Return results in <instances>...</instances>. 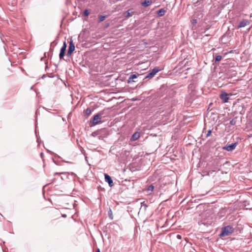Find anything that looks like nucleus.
Here are the masks:
<instances>
[{"label":"nucleus","mask_w":252,"mask_h":252,"mask_svg":"<svg viewBox=\"0 0 252 252\" xmlns=\"http://www.w3.org/2000/svg\"><path fill=\"white\" fill-rule=\"evenodd\" d=\"M234 228L230 225H227L223 227L221 229V232L220 234V236L221 237L228 236L234 232Z\"/></svg>","instance_id":"nucleus-1"},{"label":"nucleus","mask_w":252,"mask_h":252,"mask_svg":"<svg viewBox=\"0 0 252 252\" xmlns=\"http://www.w3.org/2000/svg\"><path fill=\"white\" fill-rule=\"evenodd\" d=\"M103 112H100L94 116L92 120V126H95L101 122V116Z\"/></svg>","instance_id":"nucleus-2"},{"label":"nucleus","mask_w":252,"mask_h":252,"mask_svg":"<svg viewBox=\"0 0 252 252\" xmlns=\"http://www.w3.org/2000/svg\"><path fill=\"white\" fill-rule=\"evenodd\" d=\"M160 70V69H159L158 67H155L154 68L151 72H150L146 77L145 79L149 78L151 79L157 73L159 72Z\"/></svg>","instance_id":"nucleus-3"},{"label":"nucleus","mask_w":252,"mask_h":252,"mask_svg":"<svg viewBox=\"0 0 252 252\" xmlns=\"http://www.w3.org/2000/svg\"><path fill=\"white\" fill-rule=\"evenodd\" d=\"M220 99L222 100L223 102L225 103L227 102L229 100V94L225 92H223L220 94Z\"/></svg>","instance_id":"nucleus-4"},{"label":"nucleus","mask_w":252,"mask_h":252,"mask_svg":"<svg viewBox=\"0 0 252 252\" xmlns=\"http://www.w3.org/2000/svg\"><path fill=\"white\" fill-rule=\"evenodd\" d=\"M237 144L236 143H232L230 145H226L225 147H223V149L227 151H232L236 148Z\"/></svg>","instance_id":"nucleus-5"},{"label":"nucleus","mask_w":252,"mask_h":252,"mask_svg":"<svg viewBox=\"0 0 252 252\" xmlns=\"http://www.w3.org/2000/svg\"><path fill=\"white\" fill-rule=\"evenodd\" d=\"M104 176L105 181L108 183L110 187H112L113 186V182L111 177L107 174H105Z\"/></svg>","instance_id":"nucleus-6"},{"label":"nucleus","mask_w":252,"mask_h":252,"mask_svg":"<svg viewBox=\"0 0 252 252\" xmlns=\"http://www.w3.org/2000/svg\"><path fill=\"white\" fill-rule=\"evenodd\" d=\"M53 160L57 165H61L60 162L62 161V158L58 155H56L53 158Z\"/></svg>","instance_id":"nucleus-7"},{"label":"nucleus","mask_w":252,"mask_h":252,"mask_svg":"<svg viewBox=\"0 0 252 252\" xmlns=\"http://www.w3.org/2000/svg\"><path fill=\"white\" fill-rule=\"evenodd\" d=\"M249 24H250V23L248 20H243L240 23L239 26H238V28L239 29V28L244 27L246 26L247 25H249Z\"/></svg>","instance_id":"nucleus-8"},{"label":"nucleus","mask_w":252,"mask_h":252,"mask_svg":"<svg viewBox=\"0 0 252 252\" xmlns=\"http://www.w3.org/2000/svg\"><path fill=\"white\" fill-rule=\"evenodd\" d=\"M75 50V46L73 44L72 42H71L69 44V49L68 51L67 55H70Z\"/></svg>","instance_id":"nucleus-9"},{"label":"nucleus","mask_w":252,"mask_h":252,"mask_svg":"<svg viewBox=\"0 0 252 252\" xmlns=\"http://www.w3.org/2000/svg\"><path fill=\"white\" fill-rule=\"evenodd\" d=\"M133 11L131 9H129L128 11L125 12L124 13V15L125 17L128 18L129 17H131L133 15Z\"/></svg>","instance_id":"nucleus-10"},{"label":"nucleus","mask_w":252,"mask_h":252,"mask_svg":"<svg viewBox=\"0 0 252 252\" xmlns=\"http://www.w3.org/2000/svg\"><path fill=\"white\" fill-rule=\"evenodd\" d=\"M139 74H132L130 76V77H129L128 80H127V82L128 83H130L131 82H134V81L133 80L134 79H136L137 78V77L138 76Z\"/></svg>","instance_id":"nucleus-11"},{"label":"nucleus","mask_w":252,"mask_h":252,"mask_svg":"<svg viewBox=\"0 0 252 252\" xmlns=\"http://www.w3.org/2000/svg\"><path fill=\"white\" fill-rule=\"evenodd\" d=\"M140 136V134L139 132H135L132 136L131 140L132 141H135L137 140Z\"/></svg>","instance_id":"nucleus-12"},{"label":"nucleus","mask_w":252,"mask_h":252,"mask_svg":"<svg viewBox=\"0 0 252 252\" xmlns=\"http://www.w3.org/2000/svg\"><path fill=\"white\" fill-rule=\"evenodd\" d=\"M154 189V186L153 185H151L148 187L146 190L148 192V194H151L153 191Z\"/></svg>","instance_id":"nucleus-13"},{"label":"nucleus","mask_w":252,"mask_h":252,"mask_svg":"<svg viewBox=\"0 0 252 252\" xmlns=\"http://www.w3.org/2000/svg\"><path fill=\"white\" fill-rule=\"evenodd\" d=\"M152 2L151 0H145L144 2H142V5L143 6L147 7L150 5Z\"/></svg>","instance_id":"nucleus-14"},{"label":"nucleus","mask_w":252,"mask_h":252,"mask_svg":"<svg viewBox=\"0 0 252 252\" xmlns=\"http://www.w3.org/2000/svg\"><path fill=\"white\" fill-rule=\"evenodd\" d=\"M165 12H166V10L162 8V9H159L157 12V14H158V15L159 16H162L165 14Z\"/></svg>","instance_id":"nucleus-15"},{"label":"nucleus","mask_w":252,"mask_h":252,"mask_svg":"<svg viewBox=\"0 0 252 252\" xmlns=\"http://www.w3.org/2000/svg\"><path fill=\"white\" fill-rule=\"evenodd\" d=\"M84 113L86 115H87V116H89L92 113V111L90 108H88L85 110H84Z\"/></svg>","instance_id":"nucleus-16"},{"label":"nucleus","mask_w":252,"mask_h":252,"mask_svg":"<svg viewBox=\"0 0 252 252\" xmlns=\"http://www.w3.org/2000/svg\"><path fill=\"white\" fill-rule=\"evenodd\" d=\"M106 17V16L99 15L98 16V22H101L103 21L105 19Z\"/></svg>","instance_id":"nucleus-17"},{"label":"nucleus","mask_w":252,"mask_h":252,"mask_svg":"<svg viewBox=\"0 0 252 252\" xmlns=\"http://www.w3.org/2000/svg\"><path fill=\"white\" fill-rule=\"evenodd\" d=\"M59 57H60V60L63 59V46L61 47V48L60 49Z\"/></svg>","instance_id":"nucleus-18"},{"label":"nucleus","mask_w":252,"mask_h":252,"mask_svg":"<svg viewBox=\"0 0 252 252\" xmlns=\"http://www.w3.org/2000/svg\"><path fill=\"white\" fill-rule=\"evenodd\" d=\"M221 59H222V57L220 55L216 56V57H215L216 62H220L221 60Z\"/></svg>","instance_id":"nucleus-19"},{"label":"nucleus","mask_w":252,"mask_h":252,"mask_svg":"<svg viewBox=\"0 0 252 252\" xmlns=\"http://www.w3.org/2000/svg\"><path fill=\"white\" fill-rule=\"evenodd\" d=\"M84 14L85 16H88L90 14V12L88 10L86 9L84 11Z\"/></svg>","instance_id":"nucleus-20"},{"label":"nucleus","mask_w":252,"mask_h":252,"mask_svg":"<svg viewBox=\"0 0 252 252\" xmlns=\"http://www.w3.org/2000/svg\"><path fill=\"white\" fill-rule=\"evenodd\" d=\"M108 213H109V215L110 218L111 219H113L112 211V210L111 209H110Z\"/></svg>","instance_id":"nucleus-21"},{"label":"nucleus","mask_w":252,"mask_h":252,"mask_svg":"<svg viewBox=\"0 0 252 252\" xmlns=\"http://www.w3.org/2000/svg\"><path fill=\"white\" fill-rule=\"evenodd\" d=\"M211 133H212L211 130H209L207 131V134H206V137H208L210 136L211 135Z\"/></svg>","instance_id":"nucleus-22"},{"label":"nucleus","mask_w":252,"mask_h":252,"mask_svg":"<svg viewBox=\"0 0 252 252\" xmlns=\"http://www.w3.org/2000/svg\"><path fill=\"white\" fill-rule=\"evenodd\" d=\"M141 205H142V206H145L146 207L147 206L146 205V204L145 203V202H144V201L141 203Z\"/></svg>","instance_id":"nucleus-23"},{"label":"nucleus","mask_w":252,"mask_h":252,"mask_svg":"<svg viewBox=\"0 0 252 252\" xmlns=\"http://www.w3.org/2000/svg\"><path fill=\"white\" fill-rule=\"evenodd\" d=\"M66 47V44L65 42H64V52H65Z\"/></svg>","instance_id":"nucleus-24"},{"label":"nucleus","mask_w":252,"mask_h":252,"mask_svg":"<svg viewBox=\"0 0 252 252\" xmlns=\"http://www.w3.org/2000/svg\"><path fill=\"white\" fill-rule=\"evenodd\" d=\"M177 237V238H179V239H181V235H178Z\"/></svg>","instance_id":"nucleus-25"},{"label":"nucleus","mask_w":252,"mask_h":252,"mask_svg":"<svg viewBox=\"0 0 252 252\" xmlns=\"http://www.w3.org/2000/svg\"><path fill=\"white\" fill-rule=\"evenodd\" d=\"M63 24V19L61 21V26H62Z\"/></svg>","instance_id":"nucleus-26"},{"label":"nucleus","mask_w":252,"mask_h":252,"mask_svg":"<svg viewBox=\"0 0 252 252\" xmlns=\"http://www.w3.org/2000/svg\"><path fill=\"white\" fill-rule=\"evenodd\" d=\"M100 252V250H99V249H97V252Z\"/></svg>","instance_id":"nucleus-27"},{"label":"nucleus","mask_w":252,"mask_h":252,"mask_svg":"<svg viewBox=\"0 0 252 252\" xmlns=\"http://www.w3.org/2000/svg\"><path fill=\"white\" fill-rule=\"evenodd\" d=\"M230 124H231V125H232V124H233V121H231L230 122Z\"/></svg>","instance_id":"nucleus-28"},{"label":"nucleus","mask_w":252,"mask_h":252,"mask_svg":"<svg viewBox=\"0 0 252 252\" xmlns=\"http://www.w3.org/2000/svg\"><path fill=\"white\" fill-rule=\"evenodd\" d=\"M57 185H55V187H56V189H58V188L57 187Z\"/></svg>","instance_id":"nucleus-29"},{"label":"nucleus","mask_w":252,"mask_h":252,"mask_svg":"<svg viewBox=\"0 0 252 252\" xmlns=\"http://www.w3.org/2000/svg\"><path fill=\"white\" fill-rule=\"evenodd\" d=\"M63 217L64 218H65L66 217V215L64 214Z\"/></svg>","instance_id":"nucleus-30"},{"label":"nucleus","mask_w":252,"mask_h":252,"mask_svg":"<svg viewBox=\"0 0 252 252\" xmlns=\"http://www.w3.org/2000/svg\"><path fill=\"white\" fill-rule=\"evenodd\" d=\"M251 109H252V108H251Z\"/></svg>","instance_id":"nucleus-31"}]
</instances>
